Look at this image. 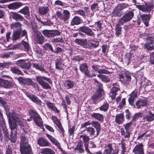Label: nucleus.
<instances>
[{"label": "nucleus", "mask_w": 154, "mask_h": 154, "mask_svg": "<svg viewBox=\"0 0 154 154\" xmlns=\"http://www.w3.org/2000/svg\"><path fill=\"white\" fill-rule=\"evenodd\" d=\"M9 123L10 127L13 133V131L16 133L17 131V122H18L19 125L23 126V124L22 121L23 119L21 118V116L19 112H16L13 111L11 114H10L9 116Z\"/></svg>", "instance_id": "nucleus-1"}, {"label": "nucleus", "mask_w": 154, "mask_h": 154, "mask_svg": "<svg viewBox=\"0 0 154 154\" xmlns=\"http://www.w3.org/2000/svg\"><path fill=\"white\" fill-rule=\"evenodd\" d=\"M35 79L43 88L46 89H51V86L48 83L45 81H46L49 83L51 84V81L49 78L45 76H38L36 77Z\"/></svg>", "instance_id": "nucleus-2"}, {"label": "nucleus", "mask_w": 154, "mask_h": 154, "mask_svg": "<svg viewBox=\"0 0 154 154\" xmlns=\"http://www.w3.org/2000/svg\"><path fill=\"white\" fill-rule=\"evenodd\" d=\"M32 29L33 31V38L35 42L37 44L42 45L44 42L45 37L42 35L39 31H38L35 28H37V26H35L34 27L33 24L32 25Z\"/></svg>", "instance_id": "nucleus-3"}, {"label": "nucleus", "mask_w": 154, "mask_h": 154, "mask_svg": "<svg viewBox=\"0 0 154 154\" xmlns=\"http://www.w3.org/2000/svg\"><path fill=\"white\" fill-rule=\"evenodd\" d=\"M80 71L83 73L88 78H92L95 76V74L88 70V66L86 63L81 64L79 66Z\"/></svg>", "instance_id": "nucleus-4"}, {"label": "nucleus", "mask_w": 154, "mask_h": 154, "mask_svg": "<svg viewBox=\"0 0 154 154\" xmlns=\"http://www.w3.org/2000/svg\"><path fill=\"white\" fill-rule=\"evenodd\" d=\"M134 16V13L133 11H129L128 12L123 15L119 20L118 22L120 24L122 25L125 23L128 22L131 20Z\"/></svg>", "instance_id": "nucleus-5"}, {"label": "nucleus", "mask_w": 154, "mask_h": 154, "mask_svg": "<svg viewBox=\"0 0 154 154\" xmlns=\"http://www.w3.org/2000/svg\"><path fill=\"white\" fill-rule=\"evenodd\" d=\"M42 33L45 37L48 38L53 37L57 35H59L60 32L57 30H49L45 29L42 31Z\"/></svg>", "instance_id": "nucleus-6"}, {"label": "nucleus", "mask_w": 154, "mask_h": 154, "mask_svg": "<svg viewBox=\"0 0 154 154\" xmlns=\"http://www.w3.org/2000/svg\"><path fill=\"white\" fill-rule=\"evenodd\" d=\"M46 136L48 138L51 142L56 146L62 152L63 154H70L63 150L58 141L54 137L48 134H46Z\"/></svg>", "instance_id": "nucleus-7"}, {"label": "nucleus", "mask_w": 154, "mask_h": 154, "mask_svg": "<svg viewBox=\"0 0 154 154\" xmlns=\"http://www.w3.org/2000/svg\"><path fill=\"white\" fill-rule=\"evenodd\" d=\"M146 43L145 45V48L148 50H152L154 49V38L147 37L146 38Z\"/></svg>", "instance_id": "nucleus-8"}, {"label": "nucleus", "mask_w": 154, "mask_h": 154, "mask_svg": "<svg viewBox=\"0 0 154 154\" xmlns=\"http://www.w3.org/2000/svg\"><path fill=\"white\" fill-rule=\"evenodd\" d=\"M27 34L25 30L22 31H14L13 33L12 40L14 41L23 36Z\"/></svg>", "instance_id": "nucleus-9"}, {"label": "nucleus", "mask_w": 154, "mask_h": 154, "mask_svg": "<svg viewBox=\"0 0 154 154\" xmlns=\"http://www.w3.org/2000/svg\"><path fill=\"white\" fill-rule=\"evenodd\" d=\"M79 136L81 140H82L83 141L85 147V150L86 152L89 151V150L88 149V144L90 140L89 136L85 134L80 135Z\"/></svg>", "instance_id": "nucleus-10"}, {"label": "nucleus", "mask_w": 154, "mask_h": 154, "mask_svg": "<svg viewBox=\"0 0 154 154\" xmlns=\"http://www.w3.org/2000/svg\"><path fill=\"white\" fill-rule=\"evenodd\" d=\"M21 154H33L31 147L30 145L20 147Z\"/></svg>", "instance_id": "nucleus-11"}, {"label": "nucleus", "mask_w": 154, "mask_h": 154, "mask_svg": "<svg viewBox=\"0 0 154 154\" xmlns=\"http://www.w3.org/2000/svg\"><path fill=\"white\" fill-rule=\"evenodd\" d=\"M120 90L119 86L117 83L113 84L112 88L111 90L110 97L112 100H114L116 97V95L117 94V92Z\"/></svg>", "instance_id": "nucleus-12"}, {"label": "nucleus", "mask_w": 154, "mask_h": 154, "mask_svg": "<svg viewBox=\"0 0 154 154\" xmlns=\"http://www.w3.org/2000/svg\"><path fill=\"white\" fill-rule=\"evenodd\" d=\"M26 94L34 103L40 106L42 105L41 101L38 97L35 96L32 93L26 92Z\"/></svg>", "instance_id": "nucleus-13"}, {"label": "nucleus", "mask_w": 154, "mask_h": 154, "mask_svg": "<svg viewBox=\"0 0 154 154\" xmlns=\"http://www.w3.org/2000/svg\"><path fill=\"white\" fill-rule=\"evenodd\" d=\"M119 80L123 84H125L127 82H128L131 81V76L128 74L126 73L125 75L119 74Z\"/></svg>", "instance_id": "nucleus-14"}, {"label": "nucleus", "mask_w": 154, "mask_h": 154, "mask_svg": "<svg viewBox=\"0 0 154 154\" xmlns=\"http://www.w3.org/2000/svg\"><path fill=\"white\" fill-rule=\"evenodd\" d=\"M147 100L146 98H141L137 101L135 103L136 108L138 109L147 105Z\"/></svg>", "instance_id": "nucleus-15"}, {"label": "nucleus", "mask_w": 154, "mask_h": 154, "mask_svg": "<svg viewBox=\"0 0 154 154\" xmlns=\"http://www.w3.org/2000/svg\"><path fill=\"white\" fill-rule=\"evenodd\" d=\"M79 30L86 33L88 35L93 37L94 35V34L92 30L90 28L85 26H83L80 27L79 28Z\"/></svg>", "instance_id": "nucleus-16"}, {"label": "nucleus", "mask_w": 154, "mask_h": 154, "mask_svg": "<svg viewBox=\"0 0 154 154\" xmlns=\"http://www.w3.org/2000/svg\"><path fill=\"white\" fill-rule=\"evenodd\" d=\"M140 16L141 20L145 26H149V22L151 17L150 14H140Z\"/></svg>", "instance_id": "nucleus-17"}, {"label": "nucleus", "mask_w": 154, "mask_h": 154, "mask_svg": "<svg viewBox=\"0 0 154 154\" xmlns=\"http://www.w3.org/2000/svg\"><path fill=\"white\" fill-rule=\"evenodd\" d=\"M133 152L134 154H144L142 144L140 143L137 145L133 149Z\"/></svg>", "instance_id": "nucleus-18"}, {"label": "nucleus", "mask_w": 154, "mask_h": 154, "mask_svg": "<svg viewBox=\"0 0 154 154\" xmlns=\"http://www.w3.org/2000/svg\"><path fill=\"white\" fill-rule=\"evenodd\" d=\"M102 92L97 91L95 93L93 94L91 97V99L94 103H97L101 100L100 97L101 96Z\"/></svg>", "instance_id": "nucleus-19"}, {"label": "nucleus", "mask_w": 154, "mask_h": 154, "mask_svg": "<svg viewBox=\"0 0 154 154\" xmlns=\"http://www.w3.org/2000/svg\"><path fill=\"white\" fill-rule=\"evenodd\" d=\"M22 3L20 2H13L9 4L8 8L9 9L16 10L22 5Z\"/></svg>", "instance_id": "nucleus-20"}, {"label": "nucleus", "mask_w": 154, "mask_h": 154, "mask_svg": "<svg viewBox=\"0 0 154 154\" xmlns=\"http://www.w3.org/2000/svg\"><path fill=\"white\" fill-rule=\"evenodd\" d=\"M75 42L84 48H89L90 47L89 45H87V42L86 39H77L75 40Z\"/></svg>", "instance_id": "nucleus-21"}, {"label": "nucleus", "mask_w": 154, "mask_h": 154, "mask_svg": "<svg viewBox=\"0 0 154 154\" xmlns=\"http://www.w3.org/2000/svg\"><path fill=\"white\" fill-rule=\"evenodd\" d=\"M136 6L137 8L144 12L147 13L151 10L150 7L146 5H136Z\"/></svg>", "instance_id": "nucleus-22"}, {"label": "nucleus", "mask_w": 154, "mask_h": 154, "mask_svg": "<svg viewBox=\"0 0 154 154\" xmlns=\"http://www.w3.org/2000/svg\"><path fill=\"white\" fill-rule=\"evenodd\" d=\"M55 62L56 69L60 70L63 69L64 64L62 63V61L61 58H58L55 60Z\"/></svg>", "instance_id": "nucleus-23"}, {"label": "nucleus", "mask_w": 154, "mask_h": 154, "mask_svg": "<svg viewBox=\"0 0 154 154\" xmlns=\"http://www.w3.org/2000/svg\"><path fill=\"white\" fill-rule=\"evenodd\" d=\"M38 144L41 146H49L50 143L45 139L43 138H40L38 140Z\"/></svg>", "instance_id": "nucleus-24"}, {"label": "nucleus", "mask_w": 154, "mask_h": 154, "mask_svg": "<svg viewBox=\"0 0 154 154\" xmlns=\"http://www.w3.org/2000/svg\"><path fill=\"white\" fill-rule=\"evenodd\" d=\"M52 119L53 122L56 125L58 128L60 130L62 133L63 134L64 132V130L63 128L60 121L55 116H53L52 117Z\"/></svg>", "instance_id": "nucleus-25"}, {"label": "nucleus", "mask_w": 154, "mask_h": 154, "mask_svg": "<svg viewBox=\"0 0 154 154\" xmlns=\"http://www.w3.org/2000/svg\"><path fill=\"white\" fill-rule=\"evenodd\" d=\"M12 86L10 82L6 80L0 79V86L7 88Z\"/></svg>", "instance_id": "nucleus-26"}, {"label": "nucleus", "mask_w": 154, "mask_h": 154, "mask_svg": "<svg viewBox=\"0 0 154 154\" xmlns=\"http://www.w3.org/2000/svg\"><path fill=\"white\" fill-rule=\"evenodd\" d=\"M130 96L128 98V101L131 105H133L134 104V101L137 97V92L134 91L131 94Z\"/></svg>", "instance_id": "nucleus-27"}, {"label": "nucleus", "mask_w": 154, "mask_h": 154, "mask_svg": "<svg viewBox=\"0 0 154 154\" xmlns=\"http://www.w3.org/2000/svg\"><path fill=\"white\" fill-rule=\"evenodd\" d=\"M63 14V15L61 17V21L66 23V22L69 18L70 14L69 12L67 10H64Z\"/></svg>", "instance_id": "nucleus-28"}, {"label": "nucleus", "mask_w": 154, "mask_h": 154, "mask_svg": "<svg viewBox=\"0 0 154 154\" xmlns=\"http://www.w3.org/2000/svg\"><path fill=\"white\" fill-rule=\"evenodd\" d=\"M22 26L21 24L19 22H15L11 24V27L14 31H21Z\"/></svg>", "instance_id": "nucleus-29"}, {"label": "nucleus", "mask_w": 154, "mask_h": 154, "mask_svg": "<svg viewBox=\"0 0 154 154\" xmlns=\"http://www.w3.org/2000/svg\"><path fill=\"white\" fill-rule=\"evenodd\" d=\"M10 16L13 19L17 21H22L23 19V16L16 13L11 12L10 14Z\"/></svg>", "instance_id": "nucleus-30"}, {"label": "nucleus", "mask_w": 154, "mask_h": 154, "mask_svg": "<svg viewBox=\"0 0 154 154\" xmlns=\"http://www.w3.org/2000/svg\"><path fill=\"white\" fill-rule=\"evenodd\" d=\"M49 10V8L46 6H42L38 8L39 14L40 15H44L47 14Z\"/></svg>", "instance_id": "nucleus-31"}, {"label": "nucleus", "mask_w": 154, "mask_h": 154, "mask_svg": "<svg viewBox=\"0 0 154 154\" xmlns=\"http://www.w3.org/2000/svg\"><path fill=\"white\" fill-rule=\"evenodd\" d=\"M75 152L79 153H82L84 152V149L83 143L82 142L78 143L74 149Z\"/></svg>", "instance_id": "nucleus-32"}, {"label": "nucleus", "mask_w": 154, "mask_h": 154, "mask_svg": "<svg viewBox=\"0 0 154 154\" xmlns=\"http://www.w3.org/2000/svg\"><path fill=\"white\" fill-rule=\"evenodd\" d=\"M91 125L96 129L97 134L96 136H94V137H95L98 136L100 131V125L98 122L95 121H92L91 122Z\"/></svg>", "instance_id": "nucleus-33"}, {"label": "nucleus", "mask_w": 154, "mask_h": 154, "mask_svg": "<svg viewBox=\"0 0 154 154\" xmlns=\"http://www.w3.org/2000/svg\"><path fill=\"white\" fill-rule=\"evenodd\" d=\"M81 19L80 17L75 16L72 20L70 24L71 26L78 25L81 23Z\"/></svg>", "instance_id": "nucleus-34"}, {"label": "nucleus", "mask_w": 154, "mask_h": 154, "mask_svg": "<svg viewBox=\"0 0 154 154\" xmlns=\"http://www.w3.org/2000/svg\"><path fill=\"white\" fill-rule=\"evenodd\" d=\"M16 64L23 69H28L29 68V66H27L23 60H18L16 63Z\"/></svg>", "instance_id": "nucleus-35"}, {"label": "nucleus", "mask_w": 154, "mask_h": 154, "mask_svg": "<svg viewBox=\"0 0 154 154\" xmlns=\"http://www.w3.org/2000/svg\"><path fill=\"white\" fill-rule=\"evenodd\" d=\"M124 119V116L121 113L118 114L116 116L115 121L117 124H121L123 123Z\"/></svg>", "instance_id": "nucleus-36"}, {"label": "nucleus", "mask_w": 154, "mask_h": 154, "mask_svg": "<svg viewBox=\"0 0 154 154\" xmlns=\"http://www.w3.org/2000/svg\"><path fill=\"white\" fill-rule=\"evenodd\" d=\"M46 104L49 109L52 110L55 112L58 113L59 111L55 106L54 103L50 102L49 101H47Z\"/></svg>", "instance_id": "nucleus-37"}, {"label": "nucleus", "mask_w": 154, "mask_h": 154, "mask_svg": "<svg viewBox=\"0 0 154 154\" xmlns=\"http://www.w3.org/2000/svg\"><path fill=\"white\" fill-rule=\"evenodd\" d=\"M75 85V82L70 80H67L64 83V85L66 89H72L73 88Z\"/></svg>", "instance_id": "nucleus-38"}, {"label": "nucleus", "mask_w": 154, "mask_h": 154, "mask_svg": "<svg viewBox=\"0 0 154 154\" xmlns=\"http://www.w3.org/2000/svg\"><path fill=\"white\" fill-rule=\"evenodd\" d=\"M34 120L36 124L39 127H40L42 129L43 128V125L42 120L40 117L39 115L37 117L35 118H34Z\"/></svg>", "instance_id": "nucleus-39"}, {"label": "nucleus", "mask_w": 154, "mask_h": 154, "mask_svg": "<svg viewBox=\"0 0 154 154\" xmlns=\"http://www.w3.org/2000/svg\"><path fill=\"white\" fill-rule=\"evenodd\" d=\"M33 67L36 69L41 71H43L46 73L47 72L45 71L44 66L41 63H33L32 64Z\"/></svg>", "instance_id": "nucleus-40"}, {"label": "nucleus", "mask_w": 154, "mask_h": 154, "mask_svg": "<svg viewBox=\"0 0 154 154\" xmlns=\"http://www.w3.org/2000/svg\"><path fill=\"white\" fill-rule=\"evenodd\" d=\"M91 116L101 122H103V115L100 113H94L91 115Z\"/></svg>", "instance_id": "nucleus-41"}, {"label": "nucleus", "mask_w": 154, "mask_h": 154, "mask_svg": "<svg viewBox=\"0 0 154 154\" xmlns=\"http://www.w3.org/2000/svg\"><path fill=\"white\" fill-rule=\"evenodd\" d=\"M113 150L111 144H109L106 146L103 154H111V153Z\"/></svg>", "instance_id": "nucleus-42"}, {"label": "nucleus", "mask_w": 154, "mask_h": 154, "mask_svg": "<svg viewBox=\"0 0 154 154\" xmlns=\"http://www.w3.org/2000/svg\"><path fill=\"white\" fill-rule=\"evenodd\" d=\"M109 107V104L106 101L104 102L102 105L99 108V109L101 111L106 112Z\"/></svg>", "instance_id": "nucleus-43"}, {"label": "nucleus", "mask_w": 154, "mask_h": 154, "mask_svg": "<svg viewBox=\"0 0 154 154\" xmlns=\"http://www.w3.org/2000/svg\"><path fill=\"white\" fill-rule=\"evenodd\" d=\"M121 133L122 135L125 138H129L130 137V134L131 133L127 131H125L124 129L122 128L121 129Z\"/></svg>", "instance_id": "nucleus-44"}, {"label": "nucleus", "mask_w": 154, "mask_h": 154, "mask_svg": "<svg viewBox=\"0 0 154 154\" xmlns=\"http://www.w3.org/2000/svg\"><path fill=\"white\" fill-rule=\"evenodd\" d=\"M131 58V53H129L125 54L124 59V62L125 64L128 65L130 61V60Z\"/></svg>", "instance_id": "nucleus-45"}, {"label": "nucleus", "mask_w": 154, "mask_h": 154, "mask_svg": "<svg viewBox=\"0 0 154 154\" xmlns=\"http://www.w3.org/2000/svg\"><path fill=\"white\" fill-rule=\"evenodd\" d=\"M122 24H120L118 23L116 25L115 27L116 34L117 37H119L121 33V25Z\"/></svg>", "instance_id": "nucleus-46"}, {"label": "nucleus", "mask_w": 154, "mask_h": 154, "mask_svg": "<svg viewBox=\"0 0 154 154\" xmlns=\"http://www.w3.org/2000/svg\"><path fill=\"white\" fill-rule=\"evenodd\" d=\"M24 84H26L28 85H34L35 87H37L38 84L37 83H34L32 81L31 79L29 78H26L25 79L24 81Z\"/></svg>", "instance_id": "nucleus-47"}, {"label": "nucleus", "mask_w": 154, "mask_h": 154, "mask_svg": "<svg viewBox=\"0 0 154 154\" xmlns=\"http://www.w3.org/2000/svg\"><path fill=\"white\" fill-rule=\"evenodd\" d=\"M97 77L100 78L102 81L106 83L110 81V78L107 76L106 75H103L101 74H98Z\"/></svg>", "instance_id": "nucleus-48"}, {"label": "nucleus", "mask_w": 154, "mask_h": 154, "mask_svg": "<svg viewBox=\"0 0 154 154\" xmlns=\"http://www.w3.org/2000/svg\"><path fill=\"white\" fill-rule=\"evenodd\" d=\"M43 154H55V152L51 149L46 148L43 149L42 151Z\"/></svg>", "instance_id": "nucleus-49"}, {"label": "nucleus", "mask_w": 154, "mask_h": 154, "mask_svg": "<svg viewBox=\"0 0 154 154\" xmlns=\"http://www.w3.org/2000/svg\"><path fill=\"white\" fill-rule=\"evenodd\" d=\"M145 118L149 121H152L154 120V114H152L150 111H149L145 116Z\"/></svg>", "instance_id": "nucleus-50"}, {"label": "nucleus", "mask_w": 154, "mask_h": 154, "mask_svg": "<svg viewBox=\"0 0 154 154\" xmlns=\"http://www.w3.org/2000/svg\"><path fill=\"white\" fill-rule=\"evenodd\" d=\"M11 71L13 73L23 75V73L16 66L12 67L11 69Z\"/></svg>", "instance_id": "nucleus-51"}, {"label": "nucleus", "mask_w": 154, "mask_h": 154, "mask_svg": "<svg viewBox=\"0 0 154 154\" xmlns=\"http://www.w3.org/2000/svg\"><path fill=\"white\" fill-rule=\"evenodd\" d=\"M20 147L26 146L27 144H29L27 143V141L26 137L23 136H22L21 137V140L20 143Z\"/></svg>", "instance_id": "nucleus-52"}, {"label": "nucleus", "mask_w": 154, "mask_h": 154, "mask_svg": "<svg viewBox=\"0 0 154 154\" xmlns=\"http://www.w3.org/2000/svg\"><path fill=\"white\" fill-rule=\"evenodd\" d=\"M85 131L87 132V134L90 136H94L95 133V130L94 128L89 127L87 128Z\"/></svg>", "instance_id": "nucleus-53"}, {"label": "nucleus", "mask_w": 154, "mask_h": 154, "mask_svg": "<svg viewBox=\"0 0 154 154\" xmlns=\"http://www.w3.org/2000/svg\"><path fill=\"white\" fill-rule=\"evenodd\" d=\"M125 131H128L131 133L133 128L132 125V122H131L124 125Z\"/></svg>", "instance_id": "nucleus-54"}, {"label": "nucleus", "mask_w": 154, "mask_h": 154, "mask_svg": "<svg viewBox=\"0 0 154 154\" xmlns=\"http://www.w3.org/2000/svg\"><path fill=\"white\" fill-rule=\"evenodd\" d=\"M89 41L90 42L89 44H90V47H92L94 48H96L99 45V43L98 41L97 40L95 41L94 40H91L89 39Z\"/></svg>", "instance_id": "nucleus-55"}, {"label": "nucleus", "mask_w": 154, "mask_h": 154, "mask_svg": "<svg viewBox=\"0 0 154 154\" xmlns=\"http://www.w3.org/2000/svg\"><path fill=\"white\" fill-rule=\"evenodd\" d=\"M29 114L30 116L34 120V118H35L38 116L39 114L35 111L33 110H30L29 111Z\"/></svg>", "instance_id": "nucleus-56"}, {"label": "nucleus", "mask_w": 154, "mask_h": 154, "mask_svg": "<svg viewBox=\"0 0 154 154\" xmlns=\"http://www.w3.org/2000/svg\"><path fill=\"white\" fill-rule=\"evenodd\" d=\"M43 48L45 50H50L52 52V51H54V50L51 45L49 43L45 44L43 46Z\"/></svg>", "instance_id": "nucleus-57"}, {"label": "nucleus", "mask_w": 154, "mask_h": 154, "mask_svg": "<svg viewBox=\"0 0 154 154\" xmlns=\"http://www.w3.org/2000/svg\"><path fill=\"white\" fill-rule=\"evenodd\" d=\"M19 12L24 15L28 14L29 13V8L27 7H25L21 9Z\"/></svg>", "instance_id": "nucleus-58"}, {"label": "nucleus", "mask_w": 154, "mask_h": 154, "mask_svg": "<svg viewBox=\"0 0 154 154\" xmlns=\"http://www.w3.org/2000/svg\"><path fill=\"white\" fill-rule=\"evenodd\" d=\"M23 45L24 47V50L26 52L28 51L30 49L29 44L26 42H23Z\"/></svg>", "instance_id": "nucleus-59"}, {"label": "nucleus", "mask_w": 154, "mask_h": 154, "mask_svg": "<svg viewBox=\"0 0 154 154\" xmlns=\"http://www.w3.org/2000/svg\"><path fill=\"white\" fill-rule=\"evenodd\" d=\"M128 6V4L126 3L119 4L118 5V7L119 8V9L121 10L125 9Z\"/></svg>", "instance_id": "nucleus-60"}, {"label": "nucleus", "mask_w": 154, "mask_h": 154, "mask_svg": "<svg viewBox=\"0 0 154 154\" xmlns=\"http://www.w3.org/2000/svg\"><path fill=\"white\" fill-rule=\"evenodd\" d=\"M142 116V113L140 112L135 113L133 117L132 121H135L139 117L141 116Z\"/></svg>", "instance_id": "nucleus-61"}, {"label": "nucleus", "mask_w": 154, "mask_h": 154, "mask_svg": "<svg viewBox=\"0 0 154 154\" xmlns=\"http://www.w3.org/2000/svg\"><path fill=\"white\" fill-rule=\"evenodd\" d=\"M75 14L83 17H84L85 16V12L83 10H79L75 12Z\"/></svg>", "instance_id": "nucleus-62"}, {"label": "nucleus", "mask_w": 154, "mask_h": 154, "mask_svg": "<svg viewBox=\"0 0 154 154\" xmlns=\"http://www.w3.org/2000/svg\"><path fill=\"white\" fill-rule=\"evenodd\" d=\"M149 61L152 64H154V52L150 55Z\"/></svg>", "instance_id": "nucleus-63"}, {"label": "nucleus", "mask_w": 154, "mask_h": 154, "mask_svg": "<svg viewBox=\"0 0 154 154\" xmlns=\"http://www.w3.org/2000/svg\"><path fill=\"white\" fill-rule=\"evenodd\" d=\"M98 8V5L97 3H94L93 4L91 7V10L93 11H95Z\"/></svg>", "instance_id": "nucleus-64"}]
</instances>
